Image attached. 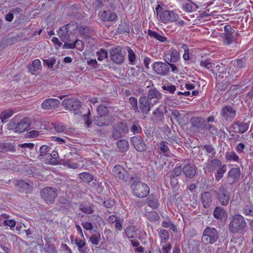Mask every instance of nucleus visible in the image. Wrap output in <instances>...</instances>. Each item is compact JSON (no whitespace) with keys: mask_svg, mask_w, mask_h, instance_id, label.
Wrapping results in <instances>:
<instances>
[{"mask_svg":"<svg viewBox=\"0 0 253 253\" xmlns=\"http://www.w3.org/2000/svg\"><path fill=\"white\" fill-rule=\"evenodd\" d=\"M78 28V24L76 22H72L66 25L62 26L57 31V35L64 43L62 46L63 49H67L66 44H70L73 41L75 34Z\"/></svg>","mask_w":253,"mask_h":253,"instance_id":"nucleus-1","label":"nucleus"},{"mask_svg":"<svg viewBox=\"0 0 253 253\" xmlns=\"http://www.w3.org/2000/svg\"><path fill=\"white\" fill-rule=\"evenodd\" d=\"M130 188L133 194L138 198H144L147 196L150 192L149 186L140 181L136 177H130Z\"/></svg>","mask_w":253,"mask_h":253,"instance_id":"nucleus-2","label":"nucleus"},{"mask_svg":"<svg viewBox=\"0 0 253 253\" xmlns=\"http://www.w3.org/2000/svg\"><path fill=\"white\" fill-rule=\"evenodd\" d=\"M246 225V222L243 216L240 214H236L231 219L229 229L233 233H238L245 229Z\"/></svg>","mask_w":253,"mask_h":253,"instance_id":"nucleus-3","label":"nucleus"},{"mask_svg":"<svg viewBox=\"0 0 253 253\" xmlns=\"http://www.w3.org/2000/svg\"><path fill=\"white\" fill-rule=\"evenodd\" d=\"M218 238V232L214 227H207L203 231L202 237V242L206 244H212Z\"/></svg>","mask_w":253,"mask_h":253,"instance_id":"nucleus-4","label":"nucleus"},{"mask_svg":"<svg viewBox=\"0 0 253 253\" xmlns=\"http://www.w3.org/2000/svg\"><path fill=\"white\" fill-rule=\"evenodd\" d=\"M112 174L116 180L118 182H126L129 178V173L127 170L121 165H116L114 167Z\"/></svg>","mask_w":253,"mask_h":253,"instance_id":"nucleus-5","label":"nucleus"},{"mask_svg":"<svg viewBox=\"0 0 253 253\" xmlns=\"http://www.w3.org/2000/svg\"><path fill=\"white\" fill-rule=\"evenodd\" d=\"M41 193L42 198L48 204L52 203L58 196L56 189L49 187L43 188Z\"/></svg>","mask_w":253,"mask_h":253,"instance_id":"nucleus-6","label":"nucleus"},{"mask_svg":"<svg viewBox=\"0 0 253 253\" xmlns=\"http://www.w3.org/2000/svg\"><path fill=\"white\" fill-rule=\"evenodd\" d=\"M64 107L66 109L74 112L75 114H77L80 113V108L81 104L80 101L75 98H67L65 99L62 103Z\"/></svg>","mask_w":253,"mask_h":253,"instance_id":"nucleus-7","label":"nucleus"},{"mask_svg":"<svg viewBox=\"0 0 253 253\" xmlns=\"http://www.w3.org/2000/svg\"><path fill=\"white\" fill-rule=\"evenodd\" d=\"M218 200L222 206H227L229 203L230 196V193L227 191L225 185H221L216 192Z\"/></svg>","mask_w":253,"mask_h":253,"instance_id":"nucleus-8","label":"nucleus"},{"mask_svg":"<svg viewBox=\"0 0 253 253\" xmlns=\"http://www.w3.org/2000/svg\"><path fill=\"white\" fill-rule=\"evenodd\" d=\"M111 59L117 64H122L125 60V56L120 46L112 47L109 51Z\"/></svg>","mask_w":253,"mask_h":253,"instance_id":"nucleus-9","label":"nucleus"},{"mask_svg":"<svg viewBox=\"0 0 253 253\" xmlns=\"http://www.w3.org/2000/svg\"><path fill=\"white\" fill-rule=\"evenodd\" d=\"M224 33L223 34V42L224 44L229 45L233 42H237L233 34L235 30L229 25H226L224 27Z\"/></svg>","mask_w":253,"mask_h":253,"instance_id":"nucleus-10","label":"nucleus"},{"mask_svg":"<svg viewBox=\"0 0 253 253\" xmlns=\"http://www.w3.org/2000/svg\"><path fill=\"white\" fill-rule=\"evenodd\" d=\"M236 110L232 106H223L220 112L221 116L226 121L231 122L236 115Z\"/></svg>","mask_w":253,"mask_h":253,"instance_id":"nucleus-11","label":"nucleus"},{"mask_svg":"<svg viewBox=\"0 0 253 253\" xmlns=\"http://www.w3.org/2000/svg\"><path fill=\"white\" fill-rule=\"evenodd\" d=\"M178 15L172 10H166L161 13L160 20L165 24L173 22L178 20Z\"/></svg>","mask_w":253,"mask_h":253,"instance_id":"nucleus-12","label":"nucleus"},{"mask_svg":"<svg viewBox=\"0 0 253 253\" xmlns=\"http://www.w3.org/2000/svg\"><path fill=\"white\" fill-rule=\"evenodd\" d=\"M153 105L152 102H150L146 96H142L140 97L138 100V113H142L144 114H147L150 111Z\"/></svg>","mask_w":253,"mask_h":253,"instance_id":"nucleus-13","label":"nucleus"},{"mask_svg":"<svg viewBox=\"0 0 253 253\" xmlns=\"http://www.w3.org/2000/svg\"><path fill=\"white\" fill-rule=\"evenodd\" d=\"M153 70L156 74L161 76H167L169 72V66L162 62H156L153 65Z\"/></svg>","mask_w":253,"mask_h":253,"instance_id":"nucleus-14","label":"nucleus"},{"mask_svg":"<svg viewBox=\"0 0 253 253\" xmlns=\"http://www.w3.org/2000/svg\"><path fill=\"white\" fill-rule=\"evenodd\" d=\"M127 131L128 128L126 125L123 123H119L114 127L112 132L113 137L117 140L122 137L123 133H126Z\"/></svg>","mask_w":253,"mask_h":253,"instance_id":"nucleus-15","label":"nucleus"},{"mask_svg":"<svg viewBox=\"0 0 253 253\" xmlns=\"http://www.w3.org/2000/svg\"><path fill=\"white\" fill-rule=\"evenodd\" d=\"M130 139L133 146L137 151L142 152L146 150L147 146L140 136H133Z\"/></svg>","mask_w":253,"mask_h":253,"instance_id":"nucleus-16","label":"nucleus"},{"mask_svg":"<svg viewBox=\"0 0 253 253\" xmlns=\"http://www.w3.org/2000/svg\"><path fill=\"white\" fill-rule=\"evenodd\" d=\"M249 127V123L237 121L234 122L230 127L234 132L244 133L246 132Z\"/></svg>","mask_w":253,"mask_h":253,"instance_id":"nucleus-17","label":"nucleus"},{"mask_svg":"<svg viewBox=\"0 0 253 253\" xmlns=\"http://www.w3.org/2000/svg\"><path fill=\"white\" fill-rule=\"evenodd\" d=\"M146 97L150 102H152L153 105H155L162 99V95L156 88H151L148 91Z\"/></svg>","mask_w":253,"mask_h":253,"instance_id":"nucleus-18","label":"nucleus"},{"mask_svg":"<svg viewBox=\"0 0 253 253\" xmlns=\"http://www.w3.org/2000/svg\"><path fill=\"white\" fill-rule=\"evenodd\" d=\"M60 101L57 99L48 98L43 101L42 108L45 110L54 109L59 106Z\"/></svg>","mask_w":253,"mask_h":253,"instance_id":"nucleus-19","label":"nucleus"},{"mask_svg":"<svg viewBox=\"0 0 253 253\" xmlns=\"http://www.w3.org/2000/svg\"><path fill=\"white\" fill-rule=\"evenodd\" d=\"M222 166L220 161L218 159H213L208 161L204 169L205 171L209 172H213L215 170H217Z\"/></svg>","mask_w":253,"mask_h":253,"instance_id":"nucleus-20","label":"nucleus"},{"mask_svg":"<svg viewBox=\"0 0 253 253\" xmlns=\"http://www.w3.org/2000/svg\"><path fill=\"white\" fill-rule=\"evenodd\" d=\"M182 171L186 177L191 178L195 175L197 168L194 165L188 164L184 166L182 169Z\"/></svg>","mask_w":253,"mask_h":253,"instance_id":"nucleus-21","label":"nucleus"},{"mask_svg":"<svg viewBox=\"0 0 253 253\" xmlns=\"http://www.w3.org/2000/svg\"><path fill=\"white\" fill-rule=\"evenodd\" d=\"M31 124V121L28 118H24L19 122L15 127V130L18 132H23L26 130Z\"/></svg>","mask_w":253,"mask_h":253,"instance_id":"nucleus-22","label":"nucleus"},{"mask_svg":"<svg viewBox=\"0 0 253 253\" xmlns=\"http://www.w3.org/2000/svg\"><path fill=\"white\" fill-rule=\"evenodd\" d=\"M241 175L240 169L239 168L231 169L228 173V181L231 183L237 182L240 178Z\"/></svg>","mask_w":253,"mask_h":253,"instance_id":"nucleus-23","label":"nucleus"},{"mask_svg":"<svg viewBox=\"0 0 253 253\" xmlns=\"http://www.w3.org/2000/svg\"><path fill=\"white\" fill-rule=\"evenodd\" d=\"M201 201L205 208H208L211 205L212 201L211 194L209 192H205L201 194Z\"/></svg>","mask_w":253,"mask_h":253,"instance_id":"nucleus-24","label":"nucleus"},{"mask_svg":"<svg viewBox=\"0 0 253 253\" xmlns=\"http://www.w3.org/2000/svg\"><path fill=\"white\" fill-rule=\"evenodd\" d=\"M42 66L39 59L34 60L32 64L28 66L29 71L32 74H36L37 72L42 70Z\"/></svg>","mask_w":253,"mask_h":253,"instance_id":"nucleus-25","label":"nucleus"},{"mask_svg":"<svg viewBox=\"0 0 253 253\" xmlns=\"http://www.w3.org/2000/svg\"><path fill=\"white\" fill-rule=\"evenodd\" d=\"M125 231L126 237L129 239H135L138 237L139 231L134 226H127Z\"/></svg>","mask_w":253,"mask_h":253,"instance_id":"nucleus-26","label":"nucleus"},{"mask_svg":"<svg viewBox=\"0 0 253 253\" xmlns=\"http://www.w3.org/2000/svg\"><path fill=\"white\" fill-rule=\"evenodd\" d=\"M101 20L104 22H113L117 18V14L114 12L103 11L100 15Z\"/></svg>","mask_w":253,"mask_h":253,"instance_id":"nucleus-27","label":"nucleus"},{"mask_svg":"<svg viewBox=\"0 0 253 253\" xmlns=\"http://www.w3.org/2000/svg\"><path fill=\"white\" fill-rule=\"evenodd\" d=\"M67 49H74L77 48L78 50H82L84 47V43L81 41L74 37L73 41L69 44L65 46Z\"/></svg>","mask_w":253,"mask_h":253,"instance_id":"nucleus-28","label":"nucleus"},{"mask_svg":"<svg viewBox=\"0 0 253 253\" xmlns=\"http://www.w3.org/2000/svg\"><path fill=\"white\" fill-rule=\"evenodd\" d=\"M204 121L205 120L202 118H193L191 119L192 127L199 131L202 130Z\"/></svg>","mask_w":253,"mask_h":253,"instance_id":"nucleus-29","label":"nucleus"},{"mask_svg":"<svg viewBox=\"0 0 253 253\" xmlns=\"http://www.w3.org/2000/svg\"><path fill=\"white\" fill-rule=\"evenodd\" d=\"M75 244L78 247V251L81 253H86L88 251L87 248H84L86 245L85 240L84 239H81L80 238H76L75 240Z\"/></svg>","mask_w":253,"mask_h":253,"instance_id":"nucleus-30","label":"nucleus"},{"mask_svg":"<svg viewBox=\"0 0 253 253\" xmlns=\"http://www.w3.org/2000/svg\"><path fill=\"white\" fill-rule=\"evenodd\" d=\"M93 123L95 125L98 126L107 125L109 123L108 117L102 115L96 116L93 120Z\"/></svg>","mask_w":253,"mask_h":253,"instance_id":"nucleus-31","label":"nucleus"},{"mask_svg":"<svg viewBox=\"0 0 253 253\" xmlns=\"http://www.w3.org/2000/svg\"><path fill=\"white\" fill-rule=\"evenodd\" d=\"M226 214V211L220 207H216L213 211L214 217L217 219H222Z\"/></svg>","mask_w":253,"mask_h":253,"instance_id":"nucleus-32","label":"nucleus"},{"mask_svg":"<svg viewBox=\"0 0 253 253\" xmlns=\"http://www.w3.org/2000/svg\"><path fill=\"white\" fill-rule=\"evenodd\" d=\"M50 150L51 148L48 146L45 145L42 146L40 148V154L38 156V159L40 160H42L43 156L47 157Z\"/></svg>","mask_w":253,"mask_h":253,"instance_id":"nucleus-33","label":"nucleus"},{"mask_svg":"<svg viewBox=\"0 0 253 253\" xmlns=\"http://www.w3.org/2000/svg\"><path fill=\"white\" fill-rule=\"evenodd\" d=\"M117 146L120 151L125 152L128 150L129 144L127 141L125 139H122L118 141Z\"/></svg>","mask_w":253,"mask_h":253,"instance_id":"nucleus-34","label":"nucleus"},{"mask_svg":"<svg viewBox=\"0 0 253 253\" xmlns=\"http://www.w3.org/2000/svg\"><path fill=\"white\" fill-rule=\"evenodd\" d=\"M170 62L174 63L177 62L180 59V54L179 52L173 48H171L170 50Z\"/></svg>","mask_w":253,"mask_h":253,"instance_id":"nucleus-35","label":"nucleus"},{"mask_svg":"<svg viewBox=\"0 0 253 253\" xmlns=\"http://www.w3.org/2000/svg\"><path fill=\"white\" fill-rule=\"evenodd\" d=\"M148 34L150 37L155 38L161 42H166L167 40L166 37L160 35L155 31H153L150 30H148Z\"/></svg>","mask_w":253,"mask_h":253,"instance_id":"nucleus-36","label":"nucleus"},{"mask_svg":"<svg viewBox=\"0 0 253 253\" xmlns=\"http://www.w3.org/2000/svg\"><path fill=\"white\" fill-rule=\"evenodd\" d=\"M15 112L13 110L7 109L3 111L0 116V119L2 123L5 122L6 120L12 116Z\"/></svg>","mask_w":253,"mask_h":253,"instance_id":"nucleus-37","label":"nucleus"},{"mask_svg":"<svg viewBox=\"0 0 253 253\" xmlns=\"http://www.w3.org/2000/svg\"><path fill=\"white\" fill-rule=\"evenodd\" d=\"M80 178L84 182L89 183L93 179V176L87 172H84L79 174Z\"/></svg>","mask_w":253,"mask_h":253,"instance_id":"nucleus-38","label":"nucleus"},{"mask_svg":"<svg viewBox=\"0 0 253 253\" xmlns=\"http://www.w3.org/2000/svg\"><path fill=\"white\" fill-rule=\"evenodd\" d=\"M226 166L223 165L221 168L218 169L215 173V178L217 181H219L223 177V174L226 172Z\"/></svg>","mask_w":253,"mask_h":253,"instance_id":"nucleus-39","label":"nucleus"},{"mask_svg":"<svg viewBox=\"0 0 253 253\" xmlns=\"http://www.w3.org/2000/svg\"><path fill=\"white\" fill-rule=\"evenodd\" d=\"M225 159L227 161H232L236 162H238L239 160V157L234 151L227 152L225 155Z\"/></svg>","mask_w":253,"mask_h":253,"instance_id":"nucleus-40","label":"nucleus"},{"mask_svg":"<svg viewBox=\"0 0 253 253\" xmlns=\"http://www.w3.org/2000/svg\"><path fill=\"white\" fill-rule=\"evenodd\" d=\"M79 209L82 211L87 214H90L93 212V206L92 205L82 204L80 206Z\"/></svg>","mask_w":253,"mask_h":253,"instance_id":"nucleus-41","label":"nucleus"},{"mask_svg":"<svg viewBox=\"0 0 253 253\" xmlns=\"http://www.w3.org/2000/svg\"><path fill=\"white\" fill-rule=\"evenodd\" d=\"M168 143L165 141H162L160 143V150L167 156H169L170 152L168 146Z\"/></svg>","mask_w":253,"mask_h":253,"instance_id":"nucleus-42","label":"nucleus"},{"mask_svg":"<svg viewBox=\"0 0 253 253\" xmlns=\"http://www.w3.org/2000/svg\"><path fill=\"white\" fill-rule=\"evenodd\" d=\"M159 235L161 240V244L166 243L169 238L168 232L166 230L161 229L159 232Z\"/></svg>","mask_w":253,"mask_h":253,"instance_id":"nucleus-43","label":"nucleus"},{"mask_svg":"<svg viewBox=\"0 0 253 253\" xmlns=\"http://www.w3.org/2000/svg\"><path fill=\"white\" fill-rule=\"evenodd\" d=\"M200 65L202 67H205L208 69H210L212 73H214V70H213L214 64L211 63L209 59L203 60L200 62Z\"/></svg>","mask_w":253,"mask_h":253,"instance_id":"nucleus-44","label":"nucleus"},{"mask_svg":"<svg viewBox=\"0 0 253 253\" xmlns=\"http://www.w3.org/2000/svg\"><path fill=\"white\" fill-rule=\"evenodd\" d=\"M193 5L197 7L196 4L193 3L191 1L189 0L182 4V9L187 12H190L192 11L193 8Z\"/></svg>","mask_w":253,"mask_h":253,"instance_id":"nucleus-45","label":"nucleus"},{"mask_svg":"<svg viewBox=\"0 0 253 253\" xmlns=\"http://www.w3.org/2000/svg\"><path fill=\"white\" fill-rule=\"evenodd\" d=\"M147 204L149 207L153 209H156L159 206L158 199L153 197H149L147 199Z\"/></svg>","mask_w":253,"mask_h":253,"instance_id":"nucleus-46","label":"nucleus"},{"mask_svg":"<svg viewBox=\"0 0 253 253\" xmlns=\"http://www.w3.org/2000/svg\"><path fill=\"white\" fill-rule=\"evenodd\" d=\"M147 218L149 221L152 222H156L159 219V215L158 213L155 211L149 212L146 214Z\"/></svg>","mask_w":253,"mask_h":253,"instance_id":"nucleus-47","label":"nucleus"},{"mask_svg":"<svg viewBox=\"0 0 253 253\" xmlns=\"http://www.w3.org/2000/svg\"><path fill=\"white\" fill-rule=\"evenodd\" d=\"M101 240V235L100 233H96L92 235L90 238L89 241L92 244L97 245Z\"/></svg>","mask_w":253,"mask_h":253,"instance_id":"nucleus-48","label":"nucleus"},{"mask_svg":"<svg viewBox=\"0 0 253 253\" xmlns=\"http://www.w3.org/2000/svg\"><path fill=\"white\" fill-rule=\"evenodd\" d=\"M128 102L131 105L132 109L134 110L135 112L139 111L138 109V105L137 100L134 97H130L129 98Z\"/></svg>","mask_w":253,"mask_h":253,"instance_id":"nucleus-49","label":"nucleus"},{"mask_svg":"<svg viewBox=\"0 0 253 253\" xmlns=\"http://www.w3.org/2000/svg\"><path fill=\"white\" fill-rule=\"evenodd\" d=\"M97 111L99 115H102L108 117V110L106 107L104 105H99L97 109Z\"/></svg>","mask_w":253,"mask_h":253,"instance_id":"nucleus-50","label":"nucleus"},{"mask_svg":"<svg viewBox=\"0 0 253 253\" xmlns=\"http://www.w3.org/2000/svg\"><path fill=\"white\" fill-rule=\"evenodd\" d=\"M182 169L181 167H176L173 169L169 173V176L170 177H174L176 176H178L181 173Z\"/></svg>","mask_w":253,"mask_h":253,"instance_id":"nucleus-51","label":"nucleus"},{"mask_svg":"<svg viewBox=\"0 0 253 253\" xmlns=\"http://www.w3.org/2000/svg\"><path fill=\"white\" fill-rule=\"evenodd\" d=\"M97 54L98 55L97 59L99 61H103L104 59L108 58V53L105 49H101L97 52Z\"/></svg>","mask_w":253,"mask_h":253,"instance_id":"nucleus-52","label":"nucleus"},{"mask_svg":"<svg viewBox=\"0 0 253 253\" xmlns=\"http://www.w3.org/2000/svg\"><path fill=\"white\" fill-rule=\"evenodd\" d=\"M43 63L44 65H46L47 66L48 68H52L53 66L56 63V59L54 57H52L51 58H48L47 59L43 60Z\"/></svg>","mask_w":253,"mask_h":253,"instance_id":"nucleus-53","label":"nucleus"},{"mask_svg":"<svg viewBox=\"0 0 253 253\" xmlns=\"http://www.w3.org/2000/svg\"><path fill=\"white\" fill-rule=\"evenodd\" d=\"M12 150V146L9 143H0V152H6Z\"/></svg>","mask_w":253,"mask_h":253,"instance_id":"nucleus-54","label":"nucleus"},{"mask_svg":"<svg viewBox=\"0 0 253 253\" xmlns=\"http://www.w3.org/2000/svg\"><path fill=\"white\" fill-rule=\"evenodd\" d=\"M43 250L46 253H56L54 246L48 243L45 244Z\"/></svg>","mask_w":253,"mask_h":253,"instance_id":"nucleus-55","label":"nucleus"},{"mask_svg":"<svg viewBox=\"0 0 253 253\" xmlns=\"http://www.w3.org/2000/svg\"><path fill=\"white\" fill-rule=\"evenodd\" d=\"M244 213L246 215H253V206L251 205H246L244 208Z\"/></svg>","mask_w":253,"mask_h":253,"instance_id":"nucleus-56","label":"nucleus"},{"mask_svg":"<svg viewBox=\"0 0 253 253\" xmlns=\"http://www.w3.org/2000/svg\"><path fill=\"white\" fill-rule=\"evenodd\" d=\"M213 70H214V74H215L216 72H218L219 73L218 75L219 78H223V75L225 73L224 67L223 66L217 65L215 67H213Z\"/></svg>","mask_w":253,"mask_h":253,"instance_id":"nucleus-57","label":"nucleus"},{"mask_svg":"<svg viewBox=\"0 0 253 253\" xmlns=\"http://www.w3.org/2000/svg\"><path fill=\"white\" fill-rule=\"evenodd\" d=\"M153 115L156 120H161L164 116L163 112L160 110V108H157L156 110L153 112Z\"/></svg>","mask_w":253,"mask_h":253,"instance_id":"nucleus-58","label":"nucleus"},{"mask_svg":"<svg viewBox=\"0 0 253 253\" xmlns=\"http://www.w3.org/2000/svg\"><path fill=\"white\" fill-rule=\"evenodd\" d=\"M127 51H128V60L129 61L132 63H133L135 60V54L134 52V51L130 48L127 47Z\"/></svg>","mask_w":253,"mask_h":253,"instance_id":"nucleus-59","label":"nucleus"},{"mask_svg":"<svg viewBox=\"0 0 253 253\" xmlns=\"http://www.w3.org/2000/svg\"><path fill=\"white\" fill-rule=\"evenodd\" d=\"M83 120L86 126H89L92 123V121L90 119V113L89 111H88L87 114L84 115L83 116Z\"/></svg>","mask_w":253,"mask_h":253,"instance_id":"nucleus-60","label":"nucleus"},{"mask_svg":"<svg viewBox=\"0 0 253 253\" xmlns=\"http://www.w3.org/2000/svg\"><path fill=\"white\" fill-rule=\"evenodd\" d=\"M162 88L170 93H173L176 90V86L173 85H164Z\"/></svg>","mask_w":253,"mask_h":253,"instance_id":"nucleus-61","label":"nucleus"},{"mask_svg":"<svg viewBox=\"0 0 253 253\" xmlns=\"http://www.w3.org/2000/svg\"><path fill=\"white\" fill-rule=\"evenodd\" d=\"M233 65L237 69H241L244 66V62L242 59L235 60L233 62Z\"/></svg>","mask_w":253,"mask_h":253,"instance_id":"nucleus-62","label":"nucleus"},{"mask_svg":"<svg viewBox=\"0 0 253 253\" xmlns=\"http://www.w3.org/2000/svg\"><path fill=\"white\" fill-rule=\"evenodd\" d=\"M54 128L56 131L58 132H63L66 129L65 126L61 123H56L54 126Z\"/></svg>","mask_w":253,"mask_h":253,"instance_id":"nucleus-63","label":"nucleus"},{"mask_svg":"<svg viewBox=\"0 0 253 253\" xmlns=\"http://www.w3.org/2000/svg\"><path fill=\"white\" fill-rule=\"evenodd\" d=\"M141 130V127L138 125H136L134 124L130 128V131L133 134H137L139 133Z\"/></svg>","mask_w":253,"mask_h":253,"instance_id":"nucleus-64","label":"nucleus"}]
</instances>
